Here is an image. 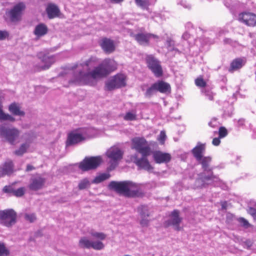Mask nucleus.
<instances>
[{
	"mask_svg": "<svg viewBox=\"0 0 256 256\" xmlns=\"http://www.w3.org/2000/svg\"><path fill=\"white\" fill-rule=\"evenodd\" d=\"M96 62L95 58H90L82 64V66L83 70L86 72L80 71L78 74H76L74 82L92 86L96 84L98 80L106 76L117 68V64L114 60L106 58L98 66L92 68Z\"/></svg>",
	"mask_w": 256,
	"mask_h": 256,
	"instance_id": "nucleus-1",
	"label": "nucleus"
},
{
	"mask_svg": "<svg viewBox=\"0 0 256 256\" xmlns=\"http://www.w3.org/2000/svg\"><path fill=\"white\" fill-rule=\"evenodd\" d=\"M202 165L203 172L198 174L195 182L197 188H204L212 182L219 180L218 178L213 174L212 168L210 166L212 158L210 156H203L197 160Z\"/></svg>",
	"mask_w": 256,
	"mask_h": 256,
	"instance_id": "nucleus-2",
	"label": "nucleus"
},
{
	"mask_svg": "<svg viewBox=\"0 0 256 256\" xmlns=\"http://www.w3.org/2000/svg\"><path fill=\"white\" fill-rule=\"evenodd\" d=\"M89 234L94 239H96L98 240H90L87 237L83 236L80 239L78 246L82 248L89 249L92 248L96 250H102L104 248V245L100 240H105L106 238V234L94 230H90Z\"/></svg>",
	"mask_w": 256,
	"mask_h": 256,
	"instance_id": "nucleus-3",
	"label": "nucleus"
},
{
	"mask_svg": "<svg viewBox=\"0 0 256 256\" xmlns=\"http://www.w3.org/2000/svg\"><path fill=\"white\" fill-rule=\"evenodd\" d=\"M21 130L14 126L0 125V138L4 142L16 145L20 142Z\"/></svg>",
	"mask_w": 256,
	"mask_h": 256,
	"instance_id": "nucleus-4",
	"label": "nucleus"
},
{
	"mask_svg": "<svg viewBox=\"0 0 256 256\" xmlns=\"http://www.w3.org/2000/svg\"><path fill=\"white\" fill-rule=\"evenodd\" d=\"M4 98L2 93L0 92V122L8 121L14 122L16 121V118L12 116H25V112L22 109L20 104L16 102L10 104L8 108L9 112L12 115L5 113L3 110L2 104V100Z\"/></svg>",
	"mask_w": 256,
	"mask_h": 256,
	"instance_id": "nucleus-5",
	"label": "nucleus"
},
{
	"mask_svg": "<svg viewBox=\"0 0 256 256\" xmlns=\"http://www.w3.org/2000/svg\"><path fill=\"white\" fill-rule=\"evenodd\" d=\"M89 132L90 130L86 128H80L72 132L68 135L66 146L75 145L86 140L90 136Z\"/></svg>",
	"mask_w": 256,
	"mask_h": 256,
	"instance_id": "nucleus-6",
	"label": "nucleus"
},
{
	"mask_svg": "<svg viewBox=\"0 0 256 256\" xmlns=\"http://www.w3.org/2000/svg\"><path fill=\"white\" fill-rule=\"evenodd\" d=\"M132 148L141 154H150L151 150L144 138H135L132 140Z\"/></svg>",
	"mask_w": 256,
	"mask_h": 256,
	"instance_id": "nucleus-7",
	"label": "nucleus"
},
{
	"mask_svg": "<svg viewBox=\"0 0 256 256\" xmlns=\"http://www.w3.org/2000/svg\"><path fill=\"white\" fill-rule=\"evenodd\" d=\"M100 156H92L86 158L79 164V168L82 171H87L96 168L102 162Z\"/></svg>",
	"mask_w": 256,
	"mask_h": 256,
	"instance_id": "nucleus-8",
	"label": "nucleus"
},
{
	"mask_svg": "<svg viewBox=\"0 0 256 256\" xmlns=\"http://www.w3.org/2000/svg\"><path fill=\"white\" fill-rule=\"evenodd\" d=\"M16 214L12 209L0 211V220L4 225L9 227L16 222Z\"/></svg>",
	"mask_w": 256,
	"mask_h": 256,
	"instance_id": "nucleus-9",
	"label": "nucleus"
},
{
	"mask_svg": "<svg viewBox=\"0 0 256 256\" xmlns=\"http://www.w3.org/2000/svg\"><path fill=\"white\" fill-rule=\"evenodd\" d=\"M126 78V76L122 74H118L113 76L106 82V90H112L125 86Z\"/></svg>",
	"mask_w": 256,
	"mask_h": 256,
	"instance_id": "nucleus-10",
	"label": "nucleus"
},
{
	"mask_svg": "<svg viewBox=\"0 0 256 256\" xmlns=\"http://www.w3.org/2000/svg\"><path fill=\"white\" fill-rule=\"evenodd\" d=\"M24 8L25 5L23 2L18 3L10 10L6 12V15L10 18L12 22H17L20 20L22 12Z\"/></svg>",
	"mask_w": 256,
	"mask_h": 256,
	"instance_id": "nucleus-11",
	"label": "nucleus"
},
{
	"mask_svg": "<svg viewBox=\"0 0 256 256\" xmlns=\"http://www.w3.org/2000/svg\"><path fill=\"white\" fill-rule=\"evenodd\" d=\"M150 154H142L141 158H138V154H134L132 156L134 162L138 166L140 169H144L147 171H150L152 170V167L150 164L147 156Z\"/></svg>",
	"mask_w": 256,
	"mask_h": 256,
	"instance_id": "nucleus-12",
	"label": "nucleus"
},
{
	"mask_svg": "<svg viewBox=\"0 0 256 256\" xmlns=\"http://www.w3.org/2000/svg\"><path fill=\"white\" fill-rule=\"evenodd\" d=\"M106 154L112 162V164H114L115 166L117 164V162L122 158L123 152L118 147L113 146L107 150Z\"/></svg>",
	"mask_w": 256,
	"mask_h": 256,
	"instance_id": "nucleus-13",
	"label": "nucleus"
},
{
	"mask_svg": "<svg viewBox=\"0 0 256 256\" xmlns=\"http://www.w3.org/2000/svg\"><path fill=\"white\" fill-rule=\"evenodd\" d=\"M128 181H112L108 184V188L120 194L126 196Z\"/></svg>",
	"mask_w": 256,
	"mask_h": 256,
	"instance_id": "nucleus-14",
	"label": "nucleus"
},
{
	"mask_svg": "<svg viewBox=\"0 0 256 256\" xmlns=\"http://www.w3.org/2000/svg\"><path fill=\"white\" fill-rule=\"evenodd\" d=\"M40 62L37 66L38 70H45L49 68L54 62L55 58L54 56L44 54L39 55Z\"/></svg>",
	"mask_w": 256,
	"mask_h": 256,
	"instance_id": "nucleus-15",
	"label": "nucleus"
},
{
	"mask_svg": "<svg viewBox=\"0 0 256 256\" xmlns=\"http://www.w3.org/2000/svg\"><path fill=\"white\" fill-rule=\"evenodd\" d=\"M182 221V218L180 217V212L175 210L172 212L170 219L166 222L168 226H172L175 230L179 231L181 230L180 224Z\"/></svg>",
	"mask_w": 256,
	"mask_h": 256,
	"instance_id": "nucleus-16",
	"label": "nucleus"
},
{
	"mask_svg": "<svg viewBox=\"0 0 256 256\" xmlns=\"http://www.w3.org/2000/svg\"><path fill=\"white\" fill-rule=\"evenodd\" d=\"M142 194L143 192L138 184L132 182L128 181L126 196H140Z\"/></svg>",
	"mask_w": 256,
	"mask_h": 256,
	"instance_id": "nucleus-17",
	"label": "nucleus"
},
{
	"mask_svg": "<svg viewBox=\"0 0 256 256\" xmlns=\"http://www.w3.org/2000/svg\"><path fill=\"white\" fill-rule=\"evenodd\" d=\"M146 61L148 68L156 76L159 77L160 76V65L159 62L151 55L146 57Z\"/></svg>",
	"mask_w": 256,
	"mask_h": 256,
	"instance_id": "nucleus-18",
	"label": "nucleus"
},
{
	"mask_svg": "<svg viewBox=\"0 0 256 256\" xmlns=\"http://www.w3.org/2000/svg\"><path fill=\"white\" fill-rule=\"evenodd\" d=\"M135 40L142 45H146L151 40H158V38L157 36L150 34L139 33L134 35Z\"/></svg>",
	"mask_w": 256,
	"mask_h": 256,
	"instance_id": "nucleus-19",
	"label": "nucleus"
},
{
	"mask_svg": "<svg viewBox=\"0 0 256 256\" xmlns=\"http://www.w3.org/2000/svg\"><path fill=\"white\" fill-rule=\"evenodd\" d=\"M238 20L248 26L256 24V15L250 12H244L239 14Z\"/></svg>",
	"mask_w": 256,
	"mask_h": 256,
	"instance_id": "nucleus-20",
	"label": "nucleus"
},
{
	"mask_svg": "<svg viewBox=\"0 0 256 256\" xmlns=\"http://www.w3.org/2000/svg\"><path fill=\"white\" fill-rule=\"evenodd\" d=\"M46 180L41 176H36L31 178L28 188L32 190H38L42 188Z\"/></svg>",
	"mask_w": 256,
	"mask_h": 256,
	"instance_id": "nucleus-21",
	"label": "nucleus"
},
{
	"mask_svg": "<svg viewBox=\"0 0 256 256\" xmlns=\"http://www.w3.org/2000/svg\"><path fill=\"white\" fill-rule=\"evenodd\" d=\"M14 172V164L11 160L6 162L0 166V178L6 175H10Z\"/></svg>",
	"mask_w": 256,
	"mask_h": 256,
	"instance_id": "nucleus-22",
	"label": "nucleus"
},
{
	"mask_svg": "<svg viewBox=\"0 0 256 256\" xmlns=\"http://www.w3.org/2000/svg\"><path fill=\"white\" fill-rule=\"evenodd\" d=\"M205 150L206 144L198 142L196 146L192 150V152L196 160H200V158L204 156L202 154L204 152Z\"/></svg>",
	"mask_w": 256,
	"mask_h": 256,
	"instance_id": "nucleus-23",
	"label": "nucleus"
},
{
	"mask_svg": "<svg viewBox=\"0 0 256 256\" xmlns=\"http://www.w3.org/2000/svg\"><path fill=\"white\" fill-rule=\"evenodd\" d=\"M102 50L108 54L112 52L115 50V46L113 40L108 38H104L101 43Z\"/></svg>",
	"mask_w": 256,
	"mask_h": 256,
	"instance_id": "nucleus-24",
	"label": "nucleus"
},
{
	"mask_svg": "<svg viewBox=\"0 0 256 256\" xmlns=\"http://www.w3.org/2000/svg\"><path fill=\"white\" fill-rule=\"evenodd\" d=\"M48 18L50 19L58 16L60 10L54 4H48L46 8Z\"/></svg>",
	"mask_w": 256,
	"mask_h": 256,
	"instance_id": "nucleus-25",
	"label": "nucleus"
},
{
	"mask_svg": "<svg viewBox=\"0 0 256 256\" xmlns=\"http://www.w3.org/2000/svg\"><path fill=\"white\" fill-rule=\"evenodd\" d=\"M48 32V28L43 23L37 24L34 29V34L38 38L46 35Z\"/></svg>",
	"mask_w": 256,
	"mask_h": 256,
	"instance_id": "nucleus-26",
	"label": "nucleus"
},
{
	"mask_svg": "<svg viewBox=\"0 0 256 256\" xmlns=\"http://www.w3.org/2000/svg\"><path fill=\"white\" fill-rule=\"evenodd\" d=\"M246 63L244 58H238L234 60L230 64V70H236L242 68Z\"/></svg>",
	"mask_w": 256,
	"mask_h": 256,
	"instance_id": "nucleus-27",
	"label": "nucleus"
},
{
	"mask_svg": "<svg viewBox=\"0 0 256 256\" xmlns=\"http://www.w3.org/2000/svg\"><path fill=\"white\" fill-rule=\"evenodd\" d=\"M158 91H160V80H158L147 90L146 92V96L150 97Z\"/></svg>",
	"mask_w": 256,
	"mask_h": 256,
	"instance_id": "nucleus-28",
	"label": "nucleus"
},
{
	"mask_svg": "<svg viewBox=\"0 0 256 256\" xmlns=\"http://www.w3.org/2000/svg\"><path fill=\"white\" fill-rule=\"evenodd\" d=\"M30 146V142H26L22 144L18 150H16L14 152L18 156H22L26 152V150Z\"/></svg>",
	"mask_w": 256,
	"mask_h": 256,
	"instance_id": "nucleus-29",
	"label": "nucleus"
},
{
	"mask_svg": "<svg viewBox=\"0 0 256 256\" xmlns=\"http://www.w3.org/2000/svg\"><path fill=\"white\" fill-rule=\"evenodd\" d=\"M138 212L140 218L149 217L150 216L149 208L148 206L142 205L138 208Z\"/></svg>",
	"mask_w": 256,
	"mask_h": 256,
	"instance_id": "nucleus-30",
	"label": "nucleus"
},
{
	"mask_svg": "<svg viewBox=\"0 0 256 256\" xmlns=\"http://www.w3.org/2000/svg\"><path fill=\"white\" fill-rule=\"evenodd\" d=\"M110 177V174L108 173H103L100 174L99 175L96 176V178L92 181V183L99 184L107 179H108Z\"/></svg>",
	"mask_w": 256,
	"mask_h": 256,
	"instance_id": "nucleus-31",
	"label": "nucleus"
},
{
	"mask_svg": "<svg viewBox=\"0 0 256 256\" xmlns=\"http://www.w3.org/2000/svg\"><path fill=\"white\" fill-rule=\"evenodd\" d=\"M171 92V87L169 84L161 80V93L166 94H170Z\"/></svg>",
	"mask_w": 256,
	"mask_h": 256,
	"instance_id": "nucleus-32",
	"label": "nucleus"
},
{
	"mask_svg": "<svg viewBox=\"0 0 256 256\" xmlns=\"http://www.w3.org/2000/svg\"><path fill=\"white\" fill-rule=\"evenodd\" d=\"M90 184V183L88 180L85 178L80 182L78 188L80 190H82L88 188Z\"/></svg>",
	"mask_w": 256,
	"mask_h": 256,
	"instance_id": "nucleus-33",
	"label": "nucleus"
},
{
	"mask_svg": "<svg viewBox=\"0 0 256 256\" xmlns=\"http://www.w3.org/2000/svg\"><path fill=\"white\" fill-rule=\"evenodd\" d=\"M165 46L166 48L168 51L177 50V49L174 48V42L170 38H168L165 44Z\"/></svg>",
	"mask_w": 256,
	"mask_h": 256,
	"instance_id": "nucleus-34",
	"label": "nucleus"
},
{
	"mask_svg": "<svg viewBox=\"0 0 256 256\" xmlns=\"http://www.w3.org/2000/svg\"><path fill=\"white\" fill-rule=\"evenodd\" d=\"M10 250L4 243L0 242V256H8Z\"/></svg>",
	"mask_w": 256,
	"mask_h": 256,
	"instance_id": "nucleus-35",
	"label": "nucleus"
},
{
	"mask_svg": "<svg viewBox=\"0 0 256 256\" xmlns=\"http://www.w3.org/2000/svg\"><path fill=\"white\" fill-rule=\"evenodd\" d=\"M136 5L142 8H146L149 5L148 0H135Z\"/></svg>",
	"mask_w": 256,
	"mask_h": 256,
	"instance_id": "nucleus-36",
	"label": "nucleus"
},
{
	"mask_svg": "<svg viewBox=\"0 0 256 256\" xmlns=\"http://www.w3.org/2000/svg\"><path fill=\"white\" fill-rule=\"evenodd\" d=\"M171 158L172 156L170 154L161 152V163H167L171 160Z\"/></svg>",
	"mask_w": 256,
	"mask_h": 256,
	"instance_id": "nucleus-37",
	"label": "nucleus"
},
{
	"mask_svg": "<svg viewBox=\"0 0 256 256\" xmlns=\"http://www.w3.org/2000/svg\"><path fill=\"white\" fill-rule=\"evenodd\" d=\"M25 191V188L24 187L20 188L16 190L14 189L13 196H14L16 197L22 196L24 194Z\"/></svg>",
	"mask_w": 256,
	"mask_h": 256,
	"instance_id": "nucleus-38",
	"label": "nucleus"
},
{
	"mask_svg": "<svg viewBox=\"0 0 256 256\" xmlns=\"http://www.w3.org/2000/svg\"><path fill=\"white\" fill-rule=\"evenodd\" d=\"M238 220L240 223L241 226L245 228H248L250 226V224L244 218H240L238 219Z\"/></svg>",
	"mask_w": 256,
	"mask_h": 256,
	"instance_id": "nucleus-39",
	"label": "nucleus"
},
{
	"mask_svg": "<svg viewBox=\"0 0 256 256\" xmlns=\"http://www.w3.org/2000/svg\"><path fill=\"white\" fill-rule=\"evenodd\" d=\"M24 218L30 222H34L36 220V216L34 214H26Z\"/></svg>",
	"mask_w": 256,
	"mask_h": 256,
	"instance_id": "nucleus-40",
	"label": "nucleus"
},
{
	"mask_svg": "<svg viewBox=\"0 0 256 256\" xmlns=\"http://www.w3.org/2000/svg\"><path fill=\"white\" fill-rule=\"evenodd\" d=\"M196 84L199 87H204L206 86V82L201 78H198L195 80Z\"/></svg>",
	"mask_w": 256,
	"mask_h": 256,
	"instance_id": "nucleus-41",
	"label": "nucleus"
},
{
	"mask_svg": "<svg viewBox=\"0 0 256 256\" xmlns=\"http://www.w3.org/2000/svg\"><path fill=\"white\" fill-rule=\"evenodd\" d=\"M136 118V114L134 113L131 112H128L125 115L124 118L127 120H135Z\"/></svg>",
	"mask_w": 256,
	"mask_h": 256,
	"instance_id": "nucleus-42",
	"label": "nucleus"
},
{
	"mask_svg": "<svg viewBox=\"0 0 256 256\" xmlns=\"http://www.w3.org/2000/svg\"><path fill=\"white\" fill-rule=\"evenodd\" d=\"M218 133L220 138H222L226 136L228 134V131L225 128L222 126L219 128Z\"/></svg>",
	"mask_w": 256,
	"mask_h": 256,
	"instance_id": "nucleus-43",
	"label": "nucleus"
},
{
	"mask_svg": "<svg viewBox=\"0 0 256 256\" xmlns=\"http://www.w3.org/2000/svg\"><path fill=\"white\" fill-rule=\"evenodd\" d=\"M247 211L252 216L254 220H256V209L252 207H250Z\"/></svg>",
	"mask_w": 256,
	"mask_h": 256,
	"instance_id": "nucleus-44",
	"label": "nucleus"
},
{
	"mask_svg": "<svg viewBox=\"0 0 256 256\" xmlns=\"http://www.w3.org/2000/svg\"><path fill=\"white\" fill-rule=\"evenodd\" d=\"M14 188L12 186H5L3 188V191L5 193L12 194L13 195Z\"/></svg>",
	"mask_w": 256,
	"mask_h": 256,
	"instance_id": "nucleus-45",
	"label": "nucleus"
},
{
	"mask_svg": "<svg viewBox=\"0 0 256 256\" xmlns=\"http://www.w3.org/2000/svg\"><path fill=\"white\" fill-rule=\"evenodd\" d=\"M9 36L8 32L6 30H0V40H4Z\"/></svg>",
	"mask_w": 256,
	"mask_h": 256,
	"instance_id": "nucleus-46",
	"label": "nucleus"
},
{
	"mask_svg": "<svg viewBox=\"0 0 256 256\" xmlns=\"http://www.w3.org/2000/svg\"><path fill=\"white\" fill-rule=\"evenodd\" d=\"M140 218V224L142 226H148L149 220L147 218Z\"/></svg>",
	"mask_w": 256,
	"mask_h": 256,
	"instance_id": "nucleus-47",
	"label": "nucleus"
},
{
	"mask_svg": "<svg viewBox=\"0 0 256 256\" xmlns=\"http://www.w3.org/2000/svg\"><path fill=\"white\" fill-rule=\"evenodd\" d=\"M154 158L156 163L160 164V152H154Z\"/></svg>",
	"mask_w": 256,
	"mask_h": 256,
	"instance_id": "nucleus-48",
	"label": "nucleus"
},
{
	"mask_svg": "<svg viewBox=\"0 0 256 256\" xmlns=\"http://www.w3.org/2000/svg\"><path fill=\"white\" fill-rule=\"evenodd\" d=\"M166 138V136L165 132L164 131H161V144H164Z\"/></svg>",
	"mask_w": 256,
	"mask_h": 256,
	"instance_id": "nucleus-49",
	"label": "nucleus"
},
{
	"mask_svg": "<svg viewBox=\"0 0 256 256\" xmlns=\"http://www.w3.org/2000/svg\"><path fill=\"white\" fill-rule=\"evenodd\" d=\"M219 138H214L212 140V143L214 146H218L220 144V140Z\"/></svg>",
	"mask_w": 256,
	"mask_h": 256,
	"instance_id": "nucleus-50",
	"label": "nucleus"
},
{
	"mask_svg": "<svg viewBox=\"0 0 256 256\" xmlns=\"http://www.w3.org/2000/svg\"><path fill=\"white\" fill-rule=\"evenodd\" d=\"M34 169V168L30 165V164H28L26 168V171L30 172Z\"/></svg>",
	"mask_w": 256,
	"mask_h": 256,
	"instance_id": "nucleus-51",
	"label": "nucleus"
},
{
	"mask_svg": "<svg viewBox=\"0 0 256 256\" xmlns=\"http://www.w3.org/2000/svg\"><path fill=\"white\" fill-rule=\"evenodd\" d=\"M226 202H222V209H226Z\"/></svg>",
	"mask_w": 256,
	"mask_h": 256,
	"instance_id": "nucleus-52",
	"label": "nucleus"
},
{
	"mask_svg": "<svg viewBox=\"0 0 256 256\" xmlns=\"http://www.w3.org/2000/svg\"><path fill=\"white\" fill-rule=\"evenodd\" d=\"M111 2L114 3H118L121 2H122L124 0H110Z\"/></svg>",
	"mask_w": 256,
	"mask_h": 256,
	"instance_id": "nucleus-53",
	"label": "nucleus"
},
{
	"mask_svg": "<svg viewBox=\"0 0 256 256\" xmlns=\"http://www.w3.org/2000/svg\"><path fill=\"white\" fill-rule=\"evenodd\" d=\"M188 34H187V33H184L183 35H182V38H184V39H186L188 38Z\"/></svg>",
	"mask_w": 256,
	"mask_h": 256,
	"instance_id": "nucleus-54",
	"label": "nucleus"
},
{
	"mask_svg": "<svg viewBox=\"0 0 256 256\" xmlns=\"http://www.w3.org/2000/svg\"><path fill=\"white\" fill-rule=\"evenodd\" d=\"M208 98L210 100H213V96L211 94H208Z\"/></svg>",
	"mask_w": 256,
	"mask_h": 256,
	"instance_id": "nucleus-55",
	"label": "nucleus"
}]
</instances>
